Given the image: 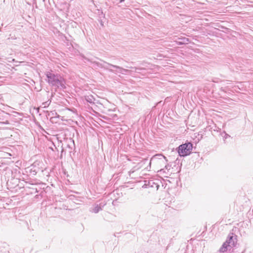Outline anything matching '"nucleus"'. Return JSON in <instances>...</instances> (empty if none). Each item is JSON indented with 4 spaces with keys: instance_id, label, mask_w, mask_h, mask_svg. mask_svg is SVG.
<instances>
[{
    "instance_id": "f257e3e1",
    "label": "nucleus",
    "mask_w": 253,
    "mask_h": 253,
    "mask_svg": "<svg viewBox=\"0 0 253 253\" xmlns=\"http://www.w3.org/2000/svg\"><path fill=\"white\" fill-rule=\"evenodd\" d=\"M167 162L168 160L165 156L162 154H156L151 158L147 169L148 170H150L152 165L155 170L157 171L165 166L167 164Z\"/></svg>"
},
{
    "instance_id": "1a4fd4ad",
    "label": "nucleus",
    "mask_w": 253,
    "mask_h": 253,
    "mask_svg": "<svg viewBox=\"0 0 253 253\" xmlns=\"http://www.w3.org/2000/svg\"><path fill=\"white\" fill-rule=\"evenodd\" d=\"M223 137L225 139H226L228 137H230V136L228 134L225 133L224 136Z\"/></svg>"
},
{
    "instance_id": "39448f33",
    "label": "nucleus",
    "mask_w": 253,
    "mask_h": 253,
    "mask_svg": "<svg viewBox=\"0 0 253 253\" xmlns=\"http://www.w3.org/2000/svg\"><path fill=\"white\" fill-rule=\"evenodd\" d=\"M144 184L142 186L143 188H153L157 190L159 187V181L155 180H149L148 181H145Z\"/></svg>"
},
{
    "instance_id": "4468645a",
    "label": "nucleus",
    "mask_w": 253,
    "mask_h": 253,
    "mask_svg": "<svg viewBox=\"0 0 253 253\" xmlns=\"http://www.w3.org/2000/svg\"><path fill=\"white\" fill-rule=\"evenodd\" d=\"M113 67H114L117 68H119V67H116L115 66H114Z\"/></svg>"
},
{
    "instance_id": "0eeeda50",
    "label": "nucleus",
    "mask_w": 253,
    "mask_h": 253,
    "mask_svg": "<svg viewBox=\"0 0 253 253\" xmlns=\"http://www.w3.org/2000/svg\"><path fill=\"white\" fill-rule=\"evenodd\" d=\"M84 99L86 101V102H87L90 104L94 103L95 98L91 95L85 96Z\"/></svg>"
},
{
    "instance_id": "7ed1b4c3",
    "label": "nucleus",
    "mask_w": 253,
    "mask_h": 253,
    "mask_svg": "<svg viewBox=\"0 0 253 253\" xmlns=\"http://www.w3.org/2000/svg\"><path fill=\"white\" fill-rule=\"evenodd\" d=\"M237 242V239L236 237L230 236L227 241L223 243L220 249V251L224 253L227 251H230L236 246Z\"/></svg>"
},
{
    "instance_id": "9b49d317",
    "label": "nucleus",
    "mask_w": 253,
    "mask_h": 253,
    "mask_svg": "<svg viewBox=\"0 0 253 253\" xmlns=\"http://www.w3.org/2000/svg\"><path fill=\"white\" fill-rule=\"evenodd\" d=\"M188 41V40L187 39H184L183 40V43H186V42Z\"/></svg>"
},
{
    "instance_id": "6e6552de",
    "label": "nucleus",
    "mask_w": 253,
    "mask_h": 253,
    "mask_svg": "<svg viewBox=\"0 0 253 253\" xmlns=\"http://www.w3.org/2000/svg\"><path fill=\"white\" fill-rule=\"evenodd\" d=\"M51 114L53 116L50 117V121L51 122L54 123L55 122V120L59 118V115L55 112H51Z\"/></svg>"
},
{
    "instance_id": "9d476101",
    "label": "nucleus",
    "mask_w": 253,
    "mask_h": 253,
    "mask_svg": "<svg viewBox=\"0 0 253 253\" xmlns=\"http://www.w3.org/2000/svg\"><path fill=\"white\" fill-rule=\"evenodd\" d=\"M43 105H44L43 107H46V106H48L49 104H47L46 102L43 103Z\"/></svg>"
},
{
    "instance_id": "ddd939ff",
    "label": "nucleus",
    "mask_w": 253,
    "mask_h": 253,
    "mask_svg": "<svg viewBox=\"0 0 253 253\" xmlns=\"http://www.w3.org/2000/svg\"><path fill=\"white\" fill-rule=\"evenodd\" d=\"M124 1H125V0H121L120 2V3H122V2H123Z\"/></svg>"
},
{
    "instance_id": "20e7f679",
    "label": "nucleus",
    "mask_w": 253,
    "mask_h": 253,
    "mask_svg": "<svg viewBox=\"0 0 253 253\" xmlns=\"http://www.w3.org/2000/svg\"><path fill=\"white\" fill-rule=\"evenodd\" d=\"M193 145L190 142L180 145L177 148V152L181 157H185L190 155L192 150Z\"/></svg>"
},
{
    "instance_id": "423d86ee",
    "label": "nucleus",
    "mask_w": 253,
    "mask_h": 253,
    "mask_svg": "<svg viewBox=\"0 0 253 253\" xmlns=\"http://www.w3.org/2000/svg\"><path fill=\"white\" fill-rule=\"evenodd\" d=\"M163 167H164V168H161L158 169L157 172L159 174L164 177H167L171 173V171H170L171 166L167 164Z\"/></svg>"
},
{
    "instance_id": "f8f14e48",
    "label": "nucleus",
    "mask_w": 253,
    "mask_h": 253,
    "mask_svg": "<svg viewBox=\"0 0 253 253\" xmlns=\"http://www.w3.org/2000/svg\"><path fill=\"white\" fill-rule=\"evenodd\" d=\"M146 159H144L143 161H141V162L144 163L146 161Z\"/></svg>"
},
{
    "instance_id": "f03ea898",
    "label": "nucleus",
    "mask_w": 253,
    "mask_h": 253,
    "mask_svg": "<svg viewBox=\"0 0 253 253\" xmlns=\"http://www.w3.org/2000/svg\"><path fill=\"white\" fill-rule=\"evenodd\" d=\"M45 75L47 78V82L49 84L62 89L66 87L65 81L60 75L50 72H46Z\"/></svg>"
}]
</instances>
